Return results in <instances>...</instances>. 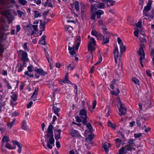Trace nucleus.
Instances as JSON below:
<instances>
[{
    "mask_svg": "<svg viewBox=\"0 0 154 154\" xmlns=\"http://www.w3.org/2000/svg\"><path fill=\"white\" fill-rule=\"evenodd\" d=\"M150 54L152 58L154 57V49H151Z\"/></svg>",
    "mask_w": 154,
    "mask_h": 154,
    "instance_id": "680f3d73",
    "label": "nucleus"
},
{
    "mask_svg": "<svg viewBox=\"0 0 154 154\" xmlns=\"http://www.w3.org/2000/svg\"><path fill=\"white\" fill-rule=\"evenodd\" d=\"M103 42L102 43V44L104 45L108 43L109 42V38H105L104 36L103 37Z\"/></svg>",
    "mask_w": 154,
    "mask_h": 154,
    "instance_id": "cd10ccee",
    "label": "nucleus"
},
{
    "mask_svg": "<svg viewBox=\"0 0 154 154\" xmlns=\"http://www.w3.org/2000/svg\"><path fill=\"white\" fill-rule=\"evenodd\" d=\"M80 117L82 119V123L85 125L87 123V119L88 118L86 110L85 108L80 110L79 113Z\"/></svg>",
    "mask_w": 154,
    "mask_h": 154,
    "instance_id": "7ed1b4c3",
    "label": "nucleus"
},
{
    "mask_svg": "<svg viewBox=\"0 0 154 154\" xmlns=\"http://www.w3.org/2000/svg\"><path fill=\"white\" fill-rule=\"evenodd\" d=\"M56 133L55 134V138L56 141L58 140L61 138V130L60 129L56 130H55Z\"/></svg>",
    "mask_w": 154,
    "mask_h": 154,
    "instance_id": "2eb2a0df",
    "label": "nucleus"
},
{
    "mask_svg": "<svg viewBox=\"0 0 154 154\" xmlns=\"http://www.w3.org/2000/svg\"><path fill=\"white\" fill-rule=\"evenodd\" d=\"M120 92L119 89L117 88L116 91H113L112 94L116 96H118Z\"/></svg>",
    "mask_w": 154,
    "mask_h": 154,
    "instance_id": "ea45409f",
    "label": "nucleus"
},
{
    "mask_svg": "<svg viewBox=\"0 0 154 154\" xmlns=\"http://www.w3.org/2000/svg\"><path fill=\"white\" fill-rule=\"evenodd\" d=\"M35 71L36 72L40 74L41 75H43L47 74V73L41 69H35Z\"/></svg>",
    "mask_w": 154,
    "mask_h": 154,
    "instance_id": "a211bd4d",
    "label": "nucleus"
},
{
    "mask_svg": "<svg viewBox=\"0 0 154 154\" xmlns=\"http://www.w3.org/2000/svg\"><path fill=\"white\" fill-rule=\"evenodd\" d=\"M33 66L32 65H31L27 67V69L28 72H32L33 71Z\"/></svg>",
    "mask_w": 154,
    "mask_h": 154,
    "instance_id": "c03bdc74",
    "label": "nucleus"
},
{
    "mask_svg": "<svg viewBox=\"0 0 154 154\" xmlns=\"http://www.w3.org/2000/svg\"><path fill=\"white\" fill-rule=\"evenodd\" d=\"M99 60L97 62V63H96V64H95V65H96L97 63H100L102 61V58L101 55V54H100V55H99Z\"/></svg>",
    "mask_w": 154,
    "mask_h": 154,
    "instance_id": "e2e57ef3",
    "label": "nucleus"
},
{
    "mask_svg": "<svg viewBox=\"0 0 154 154\" xmlns=\"http://www.w3.org/2000/svg\"><path fill=\"white\" fill-rule=\"evenodd\" d=\"M134 140L133 139H130L128 142L129 145L132 147L135 146V144H134Z\"/></svg>",
    "mask_w": 154,
    "mask_h": 154,
    "instance_id": "c756f323",
    "label": "nucleus"
},
{
    "mask_svg": "<svg viewBox=\"0 0 154 154\" xmlns=\"http://www.w3.org/2000/svg\"><path fill=\"white\" fill-rule=\"evenodd\" d=\"M81 41V38L80 36H77L76 37L75 41V45L73 46L72 47L69 46L68 50L69 51V52L71 56L74 57L76 56V54L75 51H77L78 50Z\"/></svg>",
    "mask_w": 154,
    "mask_h": 154,
    "instance_id": "f257e3e1",
    "label": "nucleus"
},
{
    "mask_svg": "<svg viewBox=\"0 0 154 154\" xmlns=\"http://www.w3.org/2000/svg\"><path fill=\"white\" fill-rule=\"evenodd\" d=\"M134 137L136 138H138L142 136V134L140 133L135 134H134Z\"/></svg>",
    "mask_w": 154,
    "mask_h": 154,
    "instance_id": "603ef678",
    "label": "nucleus"
},
{
    "mask_svg": "<svg viewBox=\"0 0 154 154\" xmlns=\"http://www.w3.org/2000/svg\"><path fill=\"white\" fill-rule=\"evenodd\" d=\"M145 48V45L144 44H141L140 47L139 49V51L137 52V53L140 56V64L142 67H143L142 63V60L143 59H144L145 54L143 49Z\"/></svg>",
    "mask_w": 154,
    "mask_h": 154,
    "instance_id": "f03ea898",
    "label": "nucleus"
},
{
    "mask_svg": "<svg viewBox=\"0 0 154 154\" xmlns=\"http://www.w3.org/2000/svg\"><path fill=\"white\" fill-rule=\"evenodd\" d=\"M19 52L21 53L22 57L21 59L23 61L26 62L28 60V58L27 57V54L26 52L22 50H20L19 51Z\"/></svg>",
    "mask_w": 154,
    "mask_h": 154,
    "instance_id": "1a4fd4ad",
    "label": "nucleus"
},
{
    "mask_svg": "<svg viewBox=\"0 0 154 154\" xmlns=\"http://www.w3.org/2000/svg\"><path fill=\"white\" fill-rule=\"evenodd\" d=\"M68 73H67L65 76V78L64 79L61 80L60 81V83L63 85V84L67 83L70 84H71L72 83L68 79Z\"/></svg>",
    "mask_w": 154,
    "mask_h": 154,
    "instance_id": "f8f14e48",
    "label": "nucleus"
},
{
    "mask_svg": "<svg viewBox=\"0 0 154 154\" xmlns=\"http://www.w3.org/2000/svg\"><path fill=\"white\" fill-rule=\"evenodd\" d=\"M98 32L94 30H93L91 32V34L92 35L96 37L97 35Z\"/></svg>",
    "mask_w": 154,
    "mask_h": 154,
    "instance_id": "49530a36",
    "label": "nucleus"
},
{
    "mask_svg": "<svg viewBox=\"0 0 154 154\" xmlns=\"http://www.w3.org/2000/svg\"><path fill=\"white\" fill-rule=\"evenodd\" d=\"M96 15H101L103 14L104 12L101 10H99L95 13Z\"/></svg>",
    "mask_w": 154,
    "mask_h": 154,
    "instance_id": "4c0bfd02",
    "label": "nucleus"
},
{
    "mask_svg": "<svg viewBox=\"0 0 154 154\" xmlns=\"http://www.w3.org/2000/svg\"><path fill=\"white\" fill-rule=\"evenodd\" d=\"M34 12L35 14L34 16L35 18L40 17L42 16L41 14L38 11H34Z\"/></svg>",
    "mask_w": 154,
    "mask_h": 154,
    "instance_id": "c9c22d12",
    "label": "nucleus"
},
{
    "mask_svg": "<svg viewBox=\"0 0 154 154\" xmlns=\"http://www.w3.org/2000/svg\"><path fill=\"white\" fill-rule=\"evenodd\" d=\"M104 37L102 34L100 33H98L96 37L98 39H101L102 37L103 38V37Z\"/></svg>",
    "mask_w": 154,
    "mask_h": 154,
    "instance_id": "864d4df0",
    "label": "nucleus"
},
{
    "mask_svg": "<svg viewBox=\"0 0 154 154\" xmlns=\"http://www.w3.org/2000/svg\"><path fill=\"white\" fill-rule=\"evenodd\" d=\"M86 125L87 128L89 129L90 132H92L93 131L92 126L90 123H88L85 125Z\"/></svg>",
    "mask_w": 154,
    "mask_h": 154,
    "instance_id": "c85d7f7f",
    "label": "nucleus"
},
{
    "mask_svg": "<svg viewBox=\"0 0 154 154\" xmlns=\"http://www.w3.org/2000/svg\"><path fill=\"white\" fill-rule=\"evenodd\" d=\"M38 87H36L35 88V90L34 92L32 94V96L31 97V99L33 100V101H35L36 100L35 98L38 95Z\"/></svg>",
    "mask_w": 154,
    "mask_h": 154,
    "instance_id": "9d476101",
    "label": "nucleus"
},
{
    "mask_svg": "<svg viewBox=\"0 0 154 154\" xmlns=\"http://www.w3.org/2000/svg\"><path fill=\"white\" fill-rule=\"evenodd\" d=\"M31 25V24H30V25H27L26 26V27L28 29L27 30H28V32H30L32 30V29L31 28V27L30 26Z\"/></svg>",
    "mask_w": 154,
    "mask_h": 154,
    "instance_id": "5fc2aeb1",
    "label": "nucleus"
},
{
    "mask_svg": "<svg viewBox=\"0 0 154 154\" xmlns=\"http://www.w3.org/2000/svg\"><path fill=\"white\" fill-rule=\"evenodd\" d=\"M12 143L14 145H17L19 148L18 149V152L20 153L21 152V148L22 147V145L18 142L16 140H13L12 141Z\"/></svg>",
    "mask_w": 154,
    "mask_h": 154,
    "instance_id": "4468645a",
    "label": "nucleus"
},
{
    "mask_svg": "<svg viewBox=\"0 0 154 154\" xmlns=\"http://www.w3.org/2000/svg\"><path fill=\"white\" fill-rule=\"evenodd\" d=\"M120 106L119 109V114L121 116L125 115L126 113L127 109L125 107V105L122 103L121 101H119Z\"/></svg>",
    "mask_w": 154,
    "mask_h": 154,
    "instance_id": "423d86ee",
    "label": "nucleus"
},
{
    "mask_svg": "<svg viewBox=\"0 0 154 154\" xmlns=\"http://www.w3.org/2000/svg\"><path fill=\"white\" fill-rule=\"evenodd\" d=\"M67 68L69 70H72L75 68L74 67V63L73 62L69 64L67 67Z\"/></svg>",
    "mask_w": 154,
    "mask_h": 154,
    "instance_id": "a878e982",
    "label": "nucleus"
},
{
    "mask_svg": "<svg viewBox=\"0 0 154 154\" xmlns=\"http://www.w3.org/2000/svg\"><path fill=\"white\" fill-rule=\"evenodd\" d=\"M25 63H24L23 65L20 64H17V66L18 68V72H20L22 71L24 68V65L25 64Z\"/></svg>",
    "mask_w": 154,
    "mask_h": 154,
    "instance_id": "412c9836",
    "label": "nucleus"
},
{
    "mask_svg": "<svg viewBox=\"0 0 154 154\" xmlns=\"http://www.w3.org/2000/svg\"><path fill=\"white\" fill-rule=\"evenodd\" d=\"M115 61L116 63H117V60L119 57V50L117 47L115 48L113 51Z\"/></svg>",
    "mask_w": 154,
    "mask_h": 154,
    "instance_id": "9b49d317",
    "label": "nucleus"
},
{
    "mask_svg": "<svg viewBox=\"0 0 154 154\" xmlns=\"http://www.w3.org/2000/svg\"><path fill=\"white\" fill-rule=\"evenodd\" d=\"M69 132L72 137L79 138L81 137L79 132L76 130L72 129L69 130Z\"/></svg>",
    "mask_w": 154,
    "mask_h": 154,
    "instance_id": "6e6552de",
    "label": "nucleus"
},
{
    "mask_svg": "<svg viewBox=\"0 0 154 154\" xmlns=\"http://www.w3.org/2000/svg\"><path fill=\"white\" fill-rule=\"evenodd\" d=\"M33 104V102L32 101H30L29 103L28 104L27 106V108L29 109L30 108Z\"/></svg>",
    "mask_w": 154,
    "mask_h": 154,
    "instance_id": "774afa93",
    "label": "nucleus"
},
{
    "mask_svg": "<svg viewBox=\"0 0 154 154\" xmlns=\"http://www.w3.org/2000/svg\"><path fill=\"white\" fill-rule=\"evenodd\" d=\"M125 148L127 150L131 151L132 149H135V148H133V147L131 146L126 145L125 147Z\"/></svg>",
    "mask_w": 154,
    "mask_h": 154,
    "instance_id": "473e14b6",
    "label": "nucleus"
},
{
    "mask_svg": "<svg viewBox=\"0 0 154 154\" xmlns=\"http://www.w3.org/2000/svg\"><path fill=\"white\" fill-rule=\"evenodd\" d=\"M146 73L147 75L149 77H150L152 76V74L151 73L150 71H149L148 70H146Z\"/></svg>",
    "mask_w": 154,
    "mask_h": 154,
    "instance_id": "052dcab7",
    "label": "nucleus"
},
{
    "mask_svg": "<svg viewBox=\"0 0 154 154\" xmlns=\"http://www.w3.org/2000/svg\"><path fill=\"white\" fill-rule=\"evenodd\" d=\"M116 146L119 147L122 143V140L119 138H117L115 140Z\"/></svg>",
    "mask_w": 154,
    "mask_h": 154,
    "instance_id": "7c9ffc66",
    "label": "nucleus"
},
{
    "mask_svg": "<svg viewBox=\"0 0 154 154\" xmlns=\"http://www.w3.org/2000/svg\"><path fill=\"white\" fill-rule=\"evenodd\" d=\"M96 7H97L96 4L92 5L91 7V11L92 12L96 10Z\"/></svg>",
    "mask_w": 154,
    "mask_h": 154,
    "instance_id": "f704fd0d",
    "label": "nucleus"
},
{
    "mask_svg": "<svg viewBox=\"0 0 154 154\" xmlns=\"http://www.w3.org/2000/svg\"><path fill=\"white\" fill-rule=\"evenodd\" d=\"M96 45V43L95 39L93 38H91V41L88 42V51H93L95 50L94 46Z\"/></svg>",
    "mask_w": 154,
    "mask_h": 154,
    "instance_id": "20e7f679",
    "label": "nucleus"
},
{
    "mask_svg": "<svg viewBox=\"0 0 154 154\" xmlns=\"http://www.w3.org/2000/svg\"><path fill=\"white\" fill-rule=\"evenodd\" d=\"M24 74L25 75L28 76L32 78L34 76L33 74H29L28 71H25L24 72Z\"/></svg>",
    "mask_w": 154,
    "mask_h": 154,
    "instance_id": "09e8293b",
    "label": "nucleus"
},
{
    "mask_svg": "<svg viewBox=\"0 0 154 154\" xmlns=\"http://www.w3.org/2000/svg\"><path fill=\"white\" fill-rule=\"evenodd\" d=\"M132 81L135 84H137L138 85H140V81L137 79L133 77L132 78Z\"/></svg>",
    "mask_w": 154,
    "mask_h": 154,
    "instance_id": "bb28decb",
    "label": "nucleus"
},
{
    "mask_svg": "<svg viewBox=\"0 0 154 154\" xmlns=\"http://www.w3.org/2000/svg\"><path fill=\"white\" fill-rule=\"evenodd\" d=\"M27 42H25L23 44V47L25 51H29V49L27 47Z\"/></svg>",
    "mask_w": 154,
    "mask_h": 154,
    "instance_id": "37998d69",
    "label": "nucleus"
},
{
    "mask_svg": "<svg viewBox=\"0 0 154 154\" xmlns=\"http://www.w3.org/2000/svg\"><path fill=\"white\" fill-rule=\"evenodd\" d=\"M108 125L109 126L111 127L113 129H115L116 127V125L115 124H112L111 122L109 120L108 122Z\"/></svg>",
    "mask_w": 154,
    "mask_h": 154,
    "instance_id": "393cba45",
    "label": "nucleus"
},
{
    "mask_svg": "<svg viewBox=\"0 0 154 154\" xmlns=\"http://www.w3.org/2000/svg\"><path fill=\"white\" fill-rule=\"evenodd\" d=\"M142 22L141 21H139L138 23L136 24V26L137 28L140 27L141 26Z\"/></svg>",
    "mask_w": 154,
    "mask_h": 154,
    "instance_id": "bf43d9fd",
    "label": "nucleus"
},
{
    "mask_svg": "<svg viewBox=\"0 0 154 154\" xmlns=\"http://www.w3.org/2000/svg\"><path fill=\"white\" fill-rule=\"evenodd\" d=\"M75 118L76 121L79 123L81 122L82 120V119L81 118H80V117L78 116H76L75 117Z\"/></svg>",
    "mask_w": 154,
    "mask_h": 154,
    "instance_id": "a19ab883",
    "label": "nucleus"
},
{
    "mask_svg": "<svg viewBox=\"0 0 154 154\" xmlns=\"http://www.w3.org/2000/svg\"><path fill=\"white\" fill-rule=\"evenodd\" d=\"M45 55L46 57V58L48 61L50 63V64L51 65L52 61L51 57L48 54L47 52H45Z\"/></svg>",
    "mask_w": 154,
    "mask_h": 154,
    "instance_id": "aec40b11",
    "label": "nucleus"
},
{
    "mask_svg": "<svg viewBox=\"0 0 154 154\" xmlns=\"http://www.w3.org/2000/svg\"><path fill=\"white\" fill-rule=\"evenodd\" d=\"M125 147L124 148H122L120 149L119 150V154H122L124 151L125 149Z\"/></svg>",
    "mask_w": 154,
    "mask_h": 154,
    "instance_id": "6e6d98bb",
    "label": "nucleus"
},
{
    "mask_svg": "<svg viewBox=\"0 0 154 154\" xmlns=\"http://www.w3.org/2000/svg\"><path fill=\"white\" fill-rule=\"evenodd\" d=\"M96 15L95 13H94L93 14L91 17V19L94 20H95V19Z\"/></svg>",
    "mask_w": 154,
    "mask_h": 154,
    "instance_id": "69168bd1",
    "label": "nucleus"
},
{
    "mask_svg": "<svg viewBox=\"0 0 154 154\" xmlns=\"http://www.w3.org/2000/svg\"><path fill=\"white\" fill-rule=\"evenodd\" d=\"M106 2H109L111 6H112V5H113L115 2V1H113L112 0H106Z\"/></svg>",
    "mask_w": 154,
    "mask_h": 154,
    "instance_id": "3c124183",
    "label": "nucleus"
},
{
    "mask_svg": "<svg viewBox=\"0 0 154 154\" xmlns=\"http://www.w3.org/2000/svg\"><path fill=\"white\" fill-rule=\"evenodd\" d=\"M45 141L47 142V146L50 149H51L52 148V146L51 144L53 145L54 146V138L51 139V138H45Z\"/></svg>",
    "mask_w": 154,
    "mask_h": 154,
    "instance_id": "0eeeda50",
    "label": "nucleus"
},
{
    "mask_svg": "<svg viewBox=\"0 0 154 154\" xmlns=\"http://www.w3.org/2000/svg\"><path fill=\"white\" fill-rule=\"evenodd\" d=\"M17 96L16 94H13L11 96V98L13 101H16L17 99Z\"/></svg>",
    "mask_w": 154,
    "mask_h": 154,
    "instance_id": "a18cd8bd",
    "label": "nucleus"
},
{
    "mask_svg": "<svg viewBox=\"0 0 154 154\" xmlns=\"http://www.w3.org/2000/svg\"><path fill=\"white\" fill-rule=\"evenodd\" d=\"M45 38L46 36L45 35H43L42 37L40 39V40L39 43L40 44H41L42 45H46V43L45 42Z\"/></svg>",
    "mask_w": 154,
    "mask_h": 154,
    "instance_id": "f3484780",
    "label": "nucleus"
},
{
    "mask_svg": "<svg viewBox=\"0 0 154 154\" xmlns=\"http://www.w3.org/2000/svg\"><path fill=\"white\" fill-rule=\"evenodd\" d=\"M40 28H42L43 29V30H45V25L46 23L45 21H44L43 22H42V20H40Z\"/></svg>",
    "mask_w": 154,
    "mask_h": 154,
    "instance_id": "b1692460",
    "label": "nucleus"
},
{
    "mask_svg": "<svg viewBox=\"0 0 154 154\" xmlns=\"http://www.w3.org/2000/svg\"><path fill=\"white\" fill-rule=\"evenodd\" d=\"M120 52L121 53H122L123 52L125 51L126 47L124 45H120Z\"/></svg>",
    "mask_w": 154,
    "mask_h": 154,
    "instance_id": "e433bc0d",
    "label": "nucleus"
},
{
    "mask_svg": "<svg viewBox=\"0 0 154 154\" xmlns=\"http://www.w3.org/2000/svg\"><path fill=\"white\" fill-rule=\"evenodd\" d=\"M9 141V139L8 137L4 136L2 140V143L7 142Z\"/></svg>",
    "mask_w": 154,
    "mask_h": 154,
    "instance_id": "2f4dec72",
    "label": "nucleus"
},
{
    "mask_svg": "<svg viewBox=\"0 0 154 154\" xmlns=\"http://www.w3.org/2000/svg\"><path fill=\"white\" fill-rule=\"evenodd\" d=\"M27 122L26 121L24 120L22 124L21 128L25 131H27L29 129V127L27 125Z\"/></svg>",
    "mask_w": 154,
    "mask_h": 154,
    "instance_id": "dca6fc26",
    "label": "nucleus"
},
{
    "mask_svg": "<svg viewBox=\"0 0 154 154\" xmlns=\"http://www.w3.org/2000/svg\"><path fill=\"white\" fill-rule=\"evenodd\" d=\"M52 124L50 123L49 125L48 126L46 132L47 134L45 136V138H51L53 139L54 138L53 132V126Z\"/></svg>",
    "mask_w": 154,
    "mask_h": 154,
    "instance_id": "39448f33",
    "label": "nucleus"
},
{
    "mask_svg": "<svg viewBox=\"0 0 154 154\" xmlns=\"http://www.w3.org/2000/svg\"><path fill=\"white\" fill-rule=\"evenodd\" d=\"M5 147L9 149H13L11 147V145L9 143H7L5 145Z\"/></svg>",
    "mask_w": 154,
    "mask_h": 154,
    "instance_id": "0e129e2a",
    "label": "nucleus"
},
{
    "mask_svg": "<svg viewBox=\"0 0 154 154\" xmlns=\"http://www.w3.org/2000/svg\"><path fill=\"white\" fill-rule=\"evenodd\" d=\"M53 110L54 113L57 116H58L59 114H58V112L60 110V109L57 107L56 106H53Z\"/></svg>",
    "mask_w": 154,
    "mask_h": 154,
    "instance_id": "5701e85b",
    "label": "nucleus"
},
{
    "mask_svg": "<svg viewBox=\"0 0 154 154\" xmlns=\"http://www.w3.org/2000/svg\"><path fill=\"white\" fill-rule=\"evenodd\" d=\"M101 28L102 30L103 33L104 34H105V32H106V30H107V29L106 27L105 26H102Z\"/></svg>",
    "mask_w": 154,
    "mask_h": 154,
    "instance_id": "8fccbe9b",
    "label": "nucleus"
},
{
    "mask_svg": "<svg viewBox=\"0 0 154 154\" xmlns=\"http://www.w3.org/2000/svg\"><path fill=\"white\" fill-rule=\"evenodd\" d=\"M98 22L99 25L100 26H105V25L104 24L102 20H100L98 21Z\"/></svg>",
    "mask_w": 154,
    "mask_h": 154,
    "instance_id": "de8ad7c7",
    "label": "nucleus"
},
{
    "mask_svg": "<svg viewBox=\"0 0 154 154\" xmlns=\"http://www.w3.org/2000/svg\"><path fill=\"white\" fill-rule=\"evenodd\" d=\"M96 7L99 8L103 9L105 8V4L99 2L96 4Z\"/></svg>",
    "mask_w": 154,
    "mask_h": 154,
    "instance_id": "4be33fe9",
    "label": "nucleus"
},
{
    "mask_svg": "<svg viewBox=\"0 0 154 154\" xmlns=\"http://www.w3.org/2000/svg\"><path fill=\"white\" fill-rule=\"evenodd\" d=\"M75 7L76 10L78 11L79 10V4L78 1H76L75 3Z\"/></svg>",
    "mask_w": 154,
    "mask_h": 154,
    "instance_id": "72a5a7b5",
    "label": "nucleus"
},
{
    "mask_svg": "<svg viewBox=\"0 0 154 154\" xmlns=\"http://www.w3.org/2000/svg\"><path fill=\"white\" fill-rule=\"evenodd\" d=\"M110 144L109 143H104L103 144L102 147L104 149L105 152H108L109 151V147L110 146Z\"/></svg>",
    "mask_w": 154,
    "mask_h": 154,
    "instance_id": "6ab92c4d",
    "label": "nucleus"
},
{
    "mask_svg": "<svg viewBox=\"0 0 154 154\" xmlns=\"http://www.w3.org/2000/svg\"><path fill=\"white\" fill-rule=\"evenodd\" d=\"M16 120V119H13L12 121L9 124L8 126H10V128L12 127L13 125H14L15 124Z\"/></svg>",
    "mask_w": 154,
    "mask_h": 154,
    "instance_id": "79ce46f5",
    "label": "nucleus"
},
{
    "mask_svg": "<svg viewBox=\"0 0 154 154\" xmlns=\"http://www.w3.org/2000/svg\"><path fill=\"white\" fill-rule=\"evenodd\" d=\"M19 2L20 4L23 6L26 5L27 3V2L26 0H19Z\"/></svg>",
    "mask_w": 154,
    "mask_h": 154,
    "instance_id": "58836bf2",
    "label": "nucleus"
},
{
    "mask_svg": "<svg viewBox=\"0 0 154 154\" xmlns=\"http://www.w3.org/2000/svg\"><path fill=\"white\" fill-rule=\"evenodd\" d=\"M17 13L19 15V16L20 17H22V14H23L24 13V12L23 11L20 10H17Z\"/></svg>",
    "mask_w": 154,
    "mask_h": 154,
    "instance_id": "13d9d810",
    "label": "nucleus"
},
{
    "mask_svg": "<svg viewBox=\"0 0 154 154\" xmlns=\"http://www.w3.org/2000/svg\"><path fill=\"white\" fill-rule=\"evenodd\" d=\"M117 41L119 44L120 45H123V44L122 42V40L120 38H117Z\"/></svg>",
    "mask_w": 154,
    "mask_h": 154,
    "instance_id": "4d7b16f0",
    "label": "nucleus"
},
{
    "mask_svg": "<svg viewBox=\"0 0 154 154\" xmlns=\"http://www.w3.org/2000/svg\"><path fill=\"white\" fill-rule=\"evenodd\" d=\"M56 146L58 148H59L60 147V144L59 141L58 140L56 141Z\"/></svg>",
    "mask_w": 154,
    "mask_h": 154,
    "instance_id": "338daca9",
    "label": "nucleus"
},
{
    "mask_svg": "<svg viewBox=\"0 0 154 154\" xmlns=\"http://www.w3.org/2000/svg\"><path fill=\"white\" fill-rule=\"evenodd\" d=\"M152 4V1L151 0H148V2L147 5L144 7L143 10L144 11H149L151 8Z\"/></svg>",
    "mask_w": 154,
    "mask_h": 154,
    "instance_id": "ddd939ff",
    "label": "nucleus"
}]
</instances>
